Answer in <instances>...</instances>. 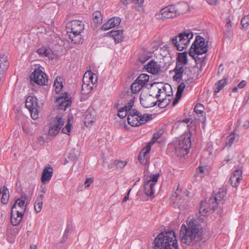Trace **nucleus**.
<instances>
[{
  "mask_svg": "<svg viewBox=\"0 0 249 249\" xmlns=\"http://www.w3.org/2000/svg\"><path fill=\"white\" fill-rule=\"evenodd\" d=\"M202 229L198 221L195 219H188L186 225H182L180 238L182 243L192 246L193 249H198L202 239Z\"/></svg>",
  "mask_w": 249,
  "mask_h": 249,
  "instance_id": "nucleus-1",
  "label": "nucleus"
},
{
  "mask_svg": "<svg viewBox=\"0 0 249 249\" xmlns=\"http://www.w3.org/2000/svg\"><path fill=\"white\" fill-rule=\"evenodd\" d=\"M153 249H178L175 232L165 231L160 233L154 240Z\"/></svg>",
  "mask_w": 249,
  "mask_h": 249,
  "instance_id": "nucleus-2",
  "label": "nucleus"
},
{
  "mask_svg": "<svg viewBox=\"0 0 249 249\" xmlns=\"http://www.w3.org/2000/svg\"><path fill=\"white\" fill-rule=\"evenodd\" d=\"M188 8L187 4L185 3H180L176 6L170 5L161 9L159 13L156 14V17L162 19L174 18L184 13Z\"/></svg>",
  "mask_w": 249,
  "mask_h": 249,
  "instance_id": "nucleus-3",
  "label": "nucleus"
},
{
  "mask_svg": "<svg viewBox=\"0 0 249 249\" xmlns=\"http://www.w3.org/2000/svg\"><path fill=\"white\" fill-rule=\"evenodd\" d=\"M27 197L25 196H21L18 199L12 207L11 213V221L13 226L18 225L21 221L23 215L26 208L25 201Z\"/></svg>",
  "mask_w": 249,
  "mask_h": 249,
  "instance_id": "nucleus-4",
  "label": "nucleus"
},
{
  "mask_svg": "<svg viewBox=\"0 0 249 249\" xmlns=\"http://www.w3.org/2000/svg\"><path fill=\"white\" fill-rule=\"evenodd\" d=\"M152 114H142L136 109L129 112L127 120L128 123L131 126H136L152 119Z\"/></svg>",
  "mask_w": 249,
  "mask_h": 249,
  "instance_id": "nucleus-5",
  "label": "nucleus"
},
{
  "mask_svg": "<svg viewBox=\"0 0 249 249\" xmlns=\"http://www.w3.org/2000/svg\"><path fill=\"white\" fill-rule=\"evenodd\" d=\"M193 37V33L190 30H187L183 33H180L178 37H174L172 41L178 51H182L187 47L190 39H192Z\"/></svg>",
  "mask_w": 249,
  "mask_h": 249,
  "instance_id": "nucleus-6",
  "label": "nucleus"
},
{
  "mask_svg": "<svg viewBox=\"0 0 249 249\" xmlns=\"http://www.w3.org/2000/svg\"><path fill=\"white\" fill-rule=\"evenodd\" d=\"M191 146L190 136H184L176 142L175 146V151L178 157H182L187 155Z\"/></svg>",
  "mask_w": 249,
  "mask_h": 249,
  "instance_id": "nucleus-7",
  "label": "nucleus"
},
{
  "mask_svg": "<svg viewBox=\"0 0 249 249\" xmlns=\"http://www.w3.org/2000/svg\"><path fill=\"white\" fill-rule=\"evenodd\" d=\"M208 42L205 41L204 39L199 36H196L189 50H192L197 55L205 53L208 51Z\"/></svg>",
  "mask_w": 249,
  "mask_h": 249,
  "instance_id": "nucleus-8",
  "label": "nucleus"
},
{
  "mask_svg": "<svg viewBox=\"0 0 249 249\" xmlns=\"http://www.w3.org/2000/svg\"><path fill=\"white\" fill-rule=\"evenodd\" d=\"M193 70L192 69L187 68L185 65H182L181 63H176V67L173 70L175 73L173 76V79L175 81L182 80L183 75H186L187 76L191 77L194 74L192 72Z\"/></svg>",
  "mask_w": 249,
  "mask_h": 249,
  "instance_id": "nucleus-9",
  "label": "nucleus"
},
{
  "mask_svg": "<svg viewBox=\"0 0 249 249\" xmlns=\"http://www.w3.org/2000/svg\"><path fill=\"white\" fill-rule=\"evenodd\" d=\"M160 177L159 173L151 175L147 177L144 182V194L148 196H152L154 193V186L158 181Z\"/></svg>",
  "mask_w": 249,
  "mask_h": 249,
  "instance_id": "nucleus-10",
  "label": "nucleus"
},
{
  "mask_svg": "<svg viewBox=\"0 0 249 249\" xmlns=\"http://www.w3.org/2000/svg\"><path fill=\"white\" fill-rule=\"evenodd\" d=\"M32 85L36 84L38 85H45L47 84L48 79L47 75L41 70H36L30 76Z\"/></svg>",
  "mask_w": 249,
  "mask_h": 249,
  "instance_id": "nucleus-11",
  "label": "nucleus"
},
{
  "mask_svg": "<svg viewBox=\"0 0 249 249\" xmlns=\"http://www.w3.org/2000/svg\"><path fill=\"white\" fill-rule=\"evenodd\" d=\"M36 97L30 96L26 98L25 106L30 112L32 118L35 120L38 118V107Z\"/></svg>",
  "mask_w": 249,
  "mask_h": 249,
  "instance_id": "nucleus-12",
  "label": "nucleus"
},
{
  "mask_svg": "<svg viewBox=\"0 0 249 249\" xmlns=\"http://www.w3.org/2000/svg\"><path fill=\"white\" fill-rule=\"evenodd\" d=\"M86 79H89V82H90L93 85L97 82L98 78L97 75L93 73L91 71H87L84 74L83 79V84L82 86V91L84 94H87L92 89L91 86H89L88 83H85V80Z\"/></svg>",
  "mask_w": 249,
  "mask_h": 249,
  "instance_id": "nucleus-13",
  "label": "nucleus"
},
{
  "mask_svg": "<svg viewBox=\"0 0 249 249\" xmlns=\"http://www.w3.org/2000/svg\"><path fill=\"white\" fill-rule=\"evenodd\" d=\"M189 54L192 56L195 60L196 66L192 68L193 74H195V71H197L196 76H198L203 70V67L205 65V58L206 56L200 57L192 50H189Z\"/></svg>",
  "mask_w": 249,
  "mask_h": 249,
  "instance_id": "nucleus-14",
  "label": "nucleus"
},
{
  "mask_svg": "<svg viewBox=\"0 0 249 249\" xmlns=\"http://www.w3.org/2000/svg\"><path fill=\"white\" fill-rule=\"evenodd\" d=\"M84 24L82 21L77 20H72L71 23H69L66 28L67 29V33H81L84 30Z\"/></svg>",
  "mask_w": 249,
  "mask_h": 249,
  "instance_id": "nucleus-15",
  "label": "nucleus"
},
{
  "mask_svg": "<svg viewBox=\"0 0 249 249\" xmlns=\"http://www.w3.org/2000/svg\"><path fill=\"white\" fill-rule=\"evenodd\" d=\"M55 102L58 106L57 109L63 110H66L71 103V99L68 97L67 93H64L63 96L57 97Z\"/></svg>",
  "mask_w": 249,
  "mask_h": 249,
  "instance_id": "nucleus-16",
  "label": "nucleus"
},
{
  "mask_svg": "<svg viewBox=\"0 0 249 249\" xmlns=\"http://www.w3.org/2000/svg\"><path fill=\"white\" fill-rule=\"evenodd\" d=\"M155 97L150 94H141L140 97V100L141 105L145 108L151 107L155 106L157 101L155 100Z\"/></svg>",
  "mask_w": 249,
  "mask_h": 249,
  "instance_id": "nucleus-17",
  "label": "nucleus"
},
{
  "mask_svg": "<svg viewBox=\"0 0 249 249\" xmlns=\"http://www.w3.org/2000/svg\"><path fill=\"white\" fill-rule=\"evenodd\" d=\"M220 204L217 201H211V197L209 200V208H207L205 207L206 202L202 201L201 202L199 207V213L202 215L205 216L206 213L209 212V210H215L218 205Z\"/></svg>",
  "mask_w": 249,
  "mask_h": 249,
  "instance_id": "nucleus-18",
  "label": "nucleus"
},
{
  "mask_svg": "<svg viewBox=\"0 0 249 249\" xmlns=\"http://www.w3.org/2000/svg\"><path fill=\"white\" fill-rule=\"evenodd\" d=\"M144 68L147 72L152 74H157L161 71L160 65L153 60H150Z\"/></svg>",
  "mask_w": 249,
  "mask_h": 249,
  "instance_id": "nucleus-19",
  "label": "nucleus"
},
{
  "mask_svg": "<svg viewBox=\"0 0 249 249\" xmlns=\"http://www.w3.org/2000/svg\"><path fill=\"white\" fill-rule=\"evenodd\" d=\"M121 21V18L119 17L112 18L103 25L102 29L107 31L115 26H117L120 24Z\"/></svg>",
  "mask_w": 249,
  "mask_h": 249,
  "instance_id": "nucleus-20",
  "label": "nucleus"
},
{
  "mask_svg": "<svg viewBox=\"0 0 249 249\" xmlns=\"http://www.w3.org/2000/svg\"><path fill=\"white\" fill-rule=\"evenodd\" d=\"M53 170L51 167H46L42 171L41 181L45 183L50 180L53 176Z\"/></svg>",
  "mask_w": 249,
  "mask_h": 249,
  "instance_id": "nucleus-21",
  "label": "nucleus"
},
{
  "mask_svg": "<svg viewBox=\"0 0 249 249\" xmlns=\"http://www.w3.org/2000/svg\"><path fill=\"white\" fill-rule=\"evenodd\" d=\"M107 34L112 37L116 42L122 41L123 38V31L121 30L111 31L109 32Z\"/></svg>",
  "mask_w": 249,
  "mask_h": 249,
  "instance_id": "nucleus-22",
  "label": "nucleus"
},
{
  "mask_svg": "<svg viewBox=\"0 0 249 249\" xmlns=\"http://www.w3.org/2000/svg\"><path fill=\"white\" fill-rule=\"evenodd\" d=\"M226 194V191L224 189H220L219 192L215 194L214 197H211V201H217L219 203L221 202L222 203L224 201V197Z\"/></svg>",
  "mask_w": 249,
  "mask_h": 249,
  "instance_id": "nucleus-23",
  "label": "nucleus"
},
{
  "mask_svg": "<svg viewBox=\"0 0 249 249\" xmlns=\"http://www.w3.org/2000/svg\"><path fill=\"white\" fill-rule=\"evenodd\" d=\"M95 120L94 114H91V109H88L85 112L84 123L86 126L89 125L94 122Z\"/></svg>",
  "mask_w": 249,
  "mask_h": 249,
  "instance_id": "nucleus-24",
  "label": "nucleus"
},
{
  "mask_svg": "<svg viewBox=\"0 0 249 249\" xmlns=\"http://www.w3.org/2000/svg\"><path fill=\"white\" fill-rule=\"evenodd\" d=\"M69 36L71 42L74 44H80L83 41V37L81 33H69Z\"/></svg>",
  "mask_w": 249,
  "mask_h": 249,
  "instance_id": "nucleus-25",
  "label": "nucleus"
},
{
  "mask_svg": "<svg viewBox=\"0 0 249 249\" xmlns=\"http://www.w3.org/2000/svg\"><path fill=\"white\" fill-rule=\"evenodd\" d=\"M9 67L7 57L4 54H0V70L5 71Z\"/></svg>",
  "mask_w": 249,
  "mask_h": 249,
  "instance_id": "nucleus-26",
  "label": "nucleus"
},
{
  "mask_svg": "<svg viewBox=\"0 0 249 249\" xmlns=\"http://www.w3.org/2000/svg\"><path fill=\"white\" fill-rule=\"evenodd\" d=\"M37 53L42 56L52 57L53 53L50 49H47L45 47H41L37 50Z\"/></svg>",
  "mask_w": 249,
  "mask_h": 249,
  "instance_id": "nucleus-27",
  "label": "nucleus"
},
{
  "mask_svg": "<svg viewBox=\"0 0 249 249\" xmlns=\"http://www.w3.org/2000/svg\"><path fill=\"white\" fill-rule=\"evenodd\" d=\"M44 198V195L41 194L36 198L35 204L34 208L36 213H38L41 211L42 207L43 200Z\"/></svg>",
  "mask_w": 249,
  "mask_h": 249,
  "instance_id": "nucleus-28",
  "label": "nucleus"
},
{
  "mask_svg": "<svg viewBox=\"0 0 249 249\" xmlns=\"http://www.w3.org/2000/svg\"><path fill=\"white\" fill-rule=\"evenodd\" d=\"M181 63L182 65H186L188 63L187 53L184 52L178 54L176 63Z\"/></svg>",
  "mask_w": 249,
  "mask_h": 249,
  "instance_id": "nucleus-29",
  "label": "nucleus"
},
{
  "mask_svg": "<svg viewBox=\"0 0 249 249\" xmlns=\"http://www.w3.org/2000/svg\"><path fill=\"white\" fill-rule=\"evenodd\" d=\"M228 79L227 78H224L219 80L215 83V88L214 92L215 93L218 92L220 90L223 89V88L227 84Z\"/></svg>",
  "mask_w": 249,
  "mask_h": 249,
  "instance_id": "nucleus-30",
  "label": "nucleus"
},
{
  "mask_svg": "<svg viewBox=\"0 0 249 249\" xmlns=\"http://www.w3.org/2000/svg\"><path fill=\"white\" fill-rule=\"evenodd\" d=\"M238 139V136L234 133L231 134L227 137L226 146L230 147Z\"/></svg>",
  "mask_w": 249,
  "mask_h": 249,
  "instance_id": "nucleus-31",
  "label": "nucleus"
},
{
  "mask_svg": "<svg viewBox=\"0 0 249 249\" xmlns=\"http://www.w3.org/2000/svg\"><path fill=\"white\" fill-rule=\"evenodd\" d=\"M149 78V77L148 74L142 73L138 77L136 80L143 87L148 81Z\"/></svg>",
  "mask_w": 249,
  "mask_h": 249,
  "instance_id": "nucleus-32",
  "label": "nucleus"
},
{
  "mask_svg": "<svg viewBox=\"0 0 249 249\" xmlns=\"http://www.w3.org/2000/svg\"><path fill=\"white\" fill-rule=\"evenodd\" d=\"M92 19L95 23H101L103 19V16L101 13L99 11H95L92 14Z\"/></svg>",
  "mask_w": 249,
  "mask_h": 249,
  "instance_id": "nucleus-33",
  "label": "nucleus"
},
{
  "mask_svg": "<svg viewBox=\"0 0 249 249\" xmlns=\"http://www.w3.org/2000/svg\"><path fill=\"white\" fill-rule=\"evenodd\" d=\"M52 124L54 126H57L60 129L64 124V120L61 117L57 116L54 118Z\"/></svg>",
  "mask_w": 249,
  "mask_h": 249,
  "instance_id": "nucleus-34",
  "label": "nucleus"
},
{
  "mask_svg": "<svg viewBox=\"0 0 249 249\" xmlns=\"http://www.w3.org/2000/svg\"><path fill=\"white\" fill-rule=\"evenodd\" d=\"M143 86L141 85L138 81L136 80L132 84L131 86V89L133 93H136L139 91Z\"/></svg>",
  "mask_w": 249,
  "mask_h": 249,
  "instance_id": "nucleus-35",
  "label": "nucleus"
},
{
  "mask_svg": "<svg viewBox=\"0 0 249 249\" xmlns=\"http://www.w3.org/2000/svg\"><path fill=\"white\" fill-rule=\"evenodd\" d=\"M59 79L60 80L59 81L58 80V78H57L55 80L54 82V87H55V91L56 92V93H59L61 91V89L63 88V85L62 83V81H61V79L60 78H59Z\"/></svg>",
  "mask_w": 249,
  "mask_h": 249,
  "instance_id": "nucleus-36",
  "label": "nucleus"
},
{
  "mask_svg": "<svg viewBox=\"0 0 249 249\" xmlns=\"http://www.w3.org/2000/svg\"><path fill=\"white\" fill-rule=\"evenodd\" d=\"M241 180V179L239 177L237 178L235 175H232L230 179V182L233 187H236L238 185Z\"/></svg>",
  "mask_w": 249,
  "mask_h": 249,
  "instance_id": "nucleus-37",
  "label": "nucleus"
},
{
  "mask_svg": "<svg viewBox=\"0 0 249 249\" xmlns=\"http://www.w3.org/2000/svg\"><path fill=\"white\" fill-rule=\"evenodd\" d=\"M150 150V147H149L148 145H147L145 148H144L141 151L138 157V159L140 162H142V157H144L147 153H148Z\"/></svg>",
  "mask_w": 249,
  "mask_h": 249,
  "instance_id": "nucleus-38",
  "label": "nucleus"
},
{
  "mask_svg": "<svg viewBox=\"0 0 249 249\" xmlns=\"http://www.w3.org/2000/svg\"><path fill=\"white\" fill-rule=\"evenodd\" d=\"M2 196L1 198V202L4 204H7L9 199L8 191L7 189L3 190L2 191Z\"/></svg>",
  "mask_w": 249,
  "mask_h": 249,
  "instance_id": "nucleus-39",
  "label": "nucleus"
},
{
  "mask_svg": "<svg viewBox=\"0 0 249 249\" xmlns=\"http://www.w3.org/2000/svg\"><path fill=\"white\" fill-rule=\"evenodd\" d=\"M60 129L57 126H54L51 124L49 131V135L51 136H55L59 131Z\"/></svg>",
  "mask_w": 249,
  "mask_h": 249,
  "instance_id": "nucleus-40",
  "label": "nucleus"
},
{
  "mask_svg": "<svg viewBox=\"0 0 249 249\" xmlns=\"http://www.w3.org/2000/svg\"><path fill=\"white\" fill-rule=\"evenodd\" d=\"M71 124L70 123V119L69 118L68 119L67 124L65 125V126L62 128V132L63 133L67 134L68 135H70V133L71 132Z\"/></svg>",
  "mask_w": 249,
  "mask_h": 249,
  "instance_id": "nucleus-41",
  "label": "nucleus"
},
{
  "mask_svg": "<svg viewBox=\"0 0 249 249\" xmlns=\"http://www.w3.org/2000/svg\"><path fill=\"white\" fill-rule=\"evenodd\" d=\"M170 99L167 98H163L162 100L159 99L158 106L160 108L166 107L170 103Z\"/></svg>",
  "mask_w": 249,
  "mask_h": 249,
  "instance_id": "nucleus-42",
  "label": "nucleus"
},
{
  "mask_svg": "<svg viewBox=\"0 0 249 249\" xmlns=\"http://www.w3.org/2000/svg\"><path fill=\"white\" fill-rule=\"evenodd\" d=\"M225 27L226 28V31L228 33H231V32L232 23L231 19L230 18V17L227 18L226 19Z\"/></svg>",
  "mask_w": 249,
  "mask_h": 249,
  "instance_id": "nucleus-43",
  "label": "nucleus"
},
{
  "mask_svg": "<svg viewBox=\"0 0 249 249\" xmlns=\"http://www.w3.org/2000/svg\"><path fill=\"white\" fill-rule=\"evenodd\" d=\"M161 133L160 132H157L153 135L152 139L150 142L148 143L149 147H150L151 145L153 144L161 136Z\"/></svg>",
  "mask_w": 249,
  "mask_h": 249,
  "instance_id": "nucleus-44",
  "label": "nucleus"
},
{
  "mask_svg": "<svg viewBox=\"0 0 249 249\" xmlns=\"http://www.w3.org/2000/svg\"><path fill=\"white\" fill-rule=\"evenodd\" d=\"M185 87V85L184 83L181 82L178 86V89H177V95L178 97V99L180 98V97L181 95V94L183 92V91L184 89V88Z\"/></svg>",
  "mask_w": 249,
  "mask_h": 249,
  "instance_id": "nucleus-45",
  "label": "nucleus"
},
{
  "mask_svg": "<svg viewBox=\"0 0 249 249\" xmlns=\"http://www.w3.org/2000/svg\"><path fill=\"white\" fill-rule=\"evenodd\" d=\"M241 23L244 28L247 27L249 25V15L244 16L241 21Z\"/></svg>",
  "mask_w": 249,
  "mask_h": 249,
  "instance_id": "nucleus-46",
  "label": "nucleus"
},
{
  "mask_svg": "<svg viewBox=\"0 0 249 249\" xmlns=\"http://www.w3.org/2000/svg\"><path fill=\"white\" fill-rule=\"evenodd\" d=\"M129 112H127L124 107L120 109L118 112V115L121 118H124L127 115H128Z\"/></svg>",
  "mask_w": 249,
  "mask_h": 249,
  "instance_id": "nucleus-47",
  "label": "nucleus"
},
{
  "mask_svg": "<svg viewBox=\"0 0 249 249\" xmlns=\"http://www.w3.org/2000/svg\"><path fill=\"white\" fill-rule=\"evenodd\" d=\"M70 230H71L70 227L69 226H67L66 227V229L65 231L64 234L62 237V240L61 241L62 243L65 242L66 241V240L67 239L69 233H70Z\"/></svg>",
  "mask_w": 249,
  "mask_h": 249,
  "instance_id": "nucleus-48",
  "label": "nucleus"
},
{
  "mask_svg": "<svg viewBox=\"0 0 249 249\" xmlns=\"http://www.w3.org/2000/svg\"><path fill=\"white\" fill-rule=\"evenodd\" d=\"M242 171L241 169L239 167H238L234 170L232 175H235V176L237 178L239 177V178H240V179H242Z\"/></svg>",
  "mask_w": 249,
  "mask_h": 249,
  "instance_id": "nucleus-49",
  "label": "nucleus"
},
{
  "mask_svg": "<svg viewBox=\"0 0 249 249\" xmlns=\"http://www.w3.org/2000/svg\"><path fill=\"white\" fill-rule=\"evenodd\" d=\"M203 106L201 104L196 105L194 108V111L197 114L203 112Z\"/></svg>",
  "mask_w": 249,
  "mask_h": 249,
  "instance_id": "nucleus-50",
  "label": "nucleus"
},
{
  "mask_svg": "<svg viewBox=\"0 0 249 249\" xmlns=\"http://www.w3.org/2000/svg\"><path fill=\"white\" fill-rule=\"evenodd\" d=\"M134 101L132 100H131L129 102L127 103V104L125 106H124L123 107L126 110L127 112H129L130 111H131V108H132V106H133Z\"/></svg>",
  "mask_w": 249,
  "mask_h": 249,
  "instance_id": "nucleus-51",
  "label": "nucleus"
},
{
  "mask_svg": "<svg viewBox=\"0 0 249 249\" xmlns=\"http://www.w3.org/2000/svg\"><path fill=\"white\" fill-rule=\"evenodd\" d=\"M126 161H118L116 163V168H122L125 166L126 164Z\"/></svg>",
  "mask_w": 249,
  "mask_h": 249,
  "instance_id": "nucleus-52",
  "label": "nucleus"
},
{
  "mask_svg": "<svg viewBox=\"0 0 249 249\" xmlns=\"http://www.w3.org/2000/svg\"><path fill=\"white\" fill-rule=\"evenodd\" d=\"M93 182V179L91 178H87L85 182V186L86 188L89 187L90 185Z\"/></svg>",
  "mask_w": 249,
  "mask_h": 249,
  "instance_id": "nucleus-53",
  "label": "nucleus"
},
{
  "mask_svg": "<svg viewBox=\"0 0 249 249\" xmlns=\"http://www.w3.org/2000/svg\"><path fill=\"white\" fill-rule=\"evenodd\" d=\"M246 84H247L246 81L245 80H242L241 82H240L238 84L237 87L239 89H242L246 86Z\"/></svg>",
  "mask_w": 249,
  "mask_h": 249,
  "instance_id": "nucleus-54",
  "label": "nucleus"
},
{
  "mask_svg": "<svg viewBox=\"0 0 249 249\" xmlns=\"http://www.w3.org/2000/svg\"><path fill=\"white\" fill-rule=\"evenodd\" d=\"M131 190V189H130L128 192H127L126 195L124 197L123 199V201H122V202H125L128 199V198H129V193L130 192Z\"/></svg>",
  "mask_w": 249,
  "mask_h": 249,
  "instance_id": "nucleus-55",
  "label": "nucleus"
},
{
  "mask_svg": "<svg viewBox=\"0 0 249 249\" xmlns=\"http://www.w3.org/2000/svg\"><path fill=\"white\" fill-rule=\"evenodd\" d=\"M206 1L210 5H215L217 0H206Z\"/></svg>",
  "mask_w": 249,
  "mask_h": 249,
  "instance_id": "nucleus-56",
  "label": "nucleus"
},
{
  "mask_svg": "<svg viewBox=\"0 0 249 249\" xmlns=\"http://www.w3.org/2000/svg\"><path fill=\"white\" fill-rule=\"evenodd\" d=\"M37 140H38V142L40 145H42L44 142V139L42 137H38L37 138Z\"/></svg>",
  "mask_w": 249,
  "mask_h": 249,
  "instance_id": "nucleus-57",
  "label": "nucleus"
},
{
  "mask_svg": "<svg viewBox=\"0 0 249 249\" xmlns=\"http://www.w3.org/2000/svg\"><path fill=\"white\" fill-rule=\"evenodd\" d=\"M204 172V167L199 166L198 167V172L197 173L198 174H202Z\"/></svg>",
  "mask_w": 249,
  "mask_h": 249,
  "instance_id": "nucleus-58",
  "label": "nucleus"
},
{
  "mask_svg": "<svg viewBox=\"0 0 249 249\" xmlns=\"http://www.w3.org/2000/svg\"><path fill=\"white\" fill-rule=\"evenodd\" d=\"M243 127L247 129L249 127V121H246L244 124Z\"/></svg>",
  "mask_w": 249,
  "mask_h": 249,
  "instance_id": "nucleus-59",
  "label": "nucleus"
},
{
  "mask_svg": "<svg viewBox=\"0 0 249 249\" xmlns=\"http://www.w3.org/2000/svg\"><path fill=\"white\" fill-rule=\"evenodd\" d=\"M123 3L124 5H126L131 1V0H121Z\"/></svg>",
  "mask_w": 249,
  "mask_h": 249,
  "instance_id": "nucleus-60",
  "label": "nucleus"
},
{
  "mask_svg": "<svg viewBox=\"0 0 249 249\" xmlns=\"http://www.w3.org/2000/svg\"><path fill=\"white\" fill-rule=\"evenodd\" d=\"M161 92H162V89H159L158 92V93L156 94V97L157 98H158L159 97V96H160V94Z\"/></svg>",
  "mask_w": 249,
  "mask_h": 249,
  "instance_id": "nucleus-61",
  "label": "nucleus"
},
{
  "mask_svg": "<svg viewBox=\"0 0 249 249\" xmlns=\"http://www.w3.org/2000/svg\"><path fill=\"white\" fill-rule=\"evenodd\" d=\"M76 158L75 156L71 155L69 157V159H71V160H74Z\"/></svg>",
  "mask_w": 249,
  "mask_h": 249,
  "instance_id": "nucleus-62",
  "label": "nucleus"
},
{
  "mask_svg": "<svg viewBox=\"0 0 249 249\" xmlns=\"http://www.w3.org/2000/svg\"><path fill=\"white\" fill-rule=\"evenodd\" d=\"M190 121V119H189V118H186L185 119H184L183 121H182V122H184V123H185L186 124L188 123Z\"/></svg>",
  "mask_w": 249,
  "mask_h": 249,
  "instance_id": "nucleus-63",
  "label": "nucleus"
},
{
  "mask_svg": "<svg viewBox=\"0 0 249 249\" xmlns=\"http://www.w3.org/2000/svg\"><path fill=\"white\" fill-rule=\"evenodd\" d=\"M30 249H36V246L35 245H32L30 246Z\"/></svg>",
  "mask_w": 249,
  "mask_h": 249,
  "instance_id": "nucleus-64",
  "label": "nucleus"
}]
</instances>
